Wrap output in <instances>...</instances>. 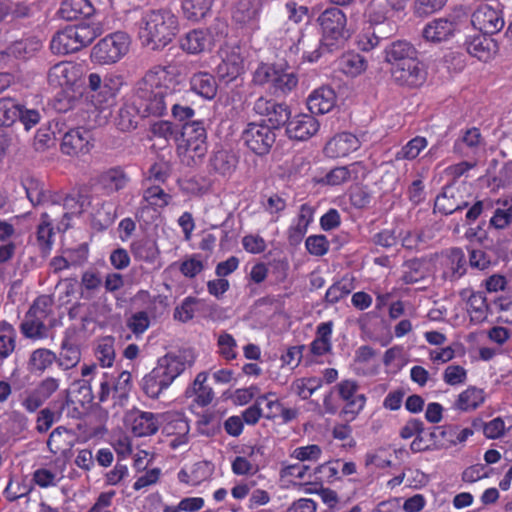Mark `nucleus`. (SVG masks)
Instances as JSON below:
<instances>
[{
    "mask_svg": "<svg viewBox=\"0 0 512 512\" xmlns=\"http://www.w3.org/2000/svg\"><path fill=\"white\" fill-rule=\"evenodd\" d=\"M173 90V77L165 67L157 66L148 71L137 83L133 95L142 117L162 116Z\"/></svg>",
    "mask_w": 512,
    "mask_h": 512,
    "instance_id": "nucleus-1",
    "label": "nucleus"
},
{
    "mask_svg": "<svg viewBox=\"0 0 512 512\" xmlns=\"http://www.w3.org/2000/svg\"><path fill=\"white\" fill-rule=\"evenodd\" d=\"M273 41L278 56H282L288 66H297L302 61L316 62L322 54L317 48V37L305 35L295 23L285 22L275 32Z\"/></svg>",
    "mask_w": 512,
    "mask_h": 512,
    "instance_id": "nucleus-2",
    "label": "nucleus"
},
{
    "mask_svg": "<svg viewBox=\"0 0 512 512\" xmlns=\"http://www.w3.org/2000/svg\"><path fill=\"white\" fill-rule=\"evenodd\" d=\"M177 17L168 10H150L145 12L138 24V36L141 43L153 50L169 44L177 32Z\"/></svg>",
    "mask_w": 512,
    "mask_h": 512,
    "instance_id": "nucleus-3",
    "label": "nucleus"
},
{
    "mask_svg": "<svg viewBox=\"0 0 512 512\" xmlns=\"http://www.w3.org/2000/svg\"><path fill=\"white\" fill-rule=\"evenodd\" d=\"M191 361L185 352L169 353L158 360L157 366L146 374L141 381L143 392L152 399H157L181 375Z\"/></svg>",
    "mask_w": 512,
    "mask_h": 512,
    "instance_id": "nucleus-4",
    "label": "nucleus"
},
{
    "mask_svg": "<svg viewBox=\"0 0 512 512\" xmlns=\"http://www.w3.org/2000/svg\"><path fill=\"white\" fill-rule=\"evenodd\" d=\"M103 33L99 23H81L67 26L52 38L50 48L54 54L65 55L86 47Z\"/></svg>",
    "mask_w": 512,
    "mask_h": 512,
    "instance_id": "nucleus-5",
    "label": "nucleus"
},
{
    "mask_svg": "<svg viewBox=\"0 0 512 512\" xmlns=\"http://www.w3.org/2000/svg\"><path fill=\"white\" fill-rule=\"evenodd\" d=\"M321 28L322 37L317 38L318 49L326 48L332 51L342 43L347 35V18L345 13L337 7L325 9L317 18Z\"/></svg>",
    "mask_w": 512,
    "mask_h": 512,
    "instance_id": "nucleus-6",
    "label": "nucleus"
},
{
    "mask_svg": "<svg viewBox=\"0 0 512 512\" xmlns=\"http://www.w3.org/2000/svg\"><path fill=\"white\" fill-rule=\"evenodd\" d=\"M131 42L126 32L110 33L93 46L90 59L98 65L116 64L128 54Z\"/></svg>",
    "mask_w": 512,
    "mask_h": 512,
    "instance_id": "nucleus-7",
    "label": "nucleus"
},
{
    "mask_svg": "<svg viewBox=\"0 0 512 512\" xmlns=\"http://www.w3.org/2000/svg\"><path fill=\"white\" fill-rule=\"evenodd\" d=\"M121 85L122 80L118 75L107 74L101 78L98 73L89 74L87 87L92 104L97 109L112 106Z\"/></svg>",
    "mask_w": 512,
    "mask_h": 512,
    "instance_id": "nucleus-8",
    "label": "nucleus"
},
{
    "mask_svg": "<svg viewBox=\"0 0 512 512\" xmlns=\"http://www.w3.org/2000/svg\"><path fill=\"white\" fill-rule=\"evenodd\" d=\"M218 54L220 63L215 71L221 81L230 83L244 72V57L240 46L225 44Z\"/></svg>",
    "mask_w": 512,
    "mask_h": 512,
    "instance_id": "nucleus-9",
    "label": "nucleus"
},
{
    "mask_svg": "<svg viewBox=\"0 0 512 512\" xmlns=\"http://www.w3.org/2000/svg\"><path fill=\"white\" fill-rule=\"evenodd\" d=\"M339 398L344 402L341 415L348 421H353L366 404V396L359 392V385L351 379L342 380L334 386Z\"/></svg>",
    "mask_w": 512,
    "mask_h": 512,
    "instance_id": "nucleus-10",
    "label": "nucleus"
},
{
    "mask_svg": "<svg viewBox=\"0 0 512 512\" xmlns=\"http://www.w3.org/2000/svg\"><path fill=\"white\" fill-rule=\"evenodd\" d=\"M263 8V0H238L232 11V19L241 29L253 33L260 29Z\"/></svg>",
    "mask_w": 512,
    "mask_h": 512,
    "instance_id": "nucleus-11",
    "label": "nucleus"
},
{
    "mask_svg": "<svg viewBox=\"0 0 512 512\" xmlns=\"http://www.w3.org/2000/svg\"><path fill=\"white\" fill-rule=\"evenodd\" d=\"M242 139L246 146L255 154L264 155L273 146L276 135L269 125L252 122L247 124L243 130Z\"/></svg>",
    "mask_w": 512,
    "mask_h": 512,
    "instance_id": "nucleus-12",
    "label": "nucleus"
},
{
    "mask_svg": "<svg viewBox=\"0 0 512 512\" xmlns=\"http://www.w3.org/2000/svg\"><path fill=\"white\" fill-rule=\"evenodd\" d=\"M183 144L186 153L194 163L201 160L207 153V134L201 122L186 123L182 129Z\"/></svg>",
    "mask_w": 512,
    "mask_h": 512,
    "instance_id": "nucleus-13",
    "label": "nucleus"
},
{
    "mask_svg": "<svg viewBox=\"0 0 512 512\" xmlns=\"http://www.w3.org/2000/svg\"><path fill=\"white\" fill-rule=\"evenodd\" d=\"M391 75L396 83L409 88L420 87L427 79L425 66L418 57L405 64L398 65V67L391 68Z\"/></svg>",
    "mask_w": 512,
    "mask_h": 512,
    "instance_id": "nucleus-14",
    "label": "nucleus"
},
{
    "mask_svg": "<svg viewBox=\"0 0 512 512\" xmlns=\"http://www.w3.org/2000/svg\"><path fill=\"white\" fill-rule=\"evenodd\" d=\"M161 415L152 412L132 410L126 414L125 422L137 437L155 434L160 427Z\"/></svg>",
    "mask_w": 512,
    "mask_h": 512,
    "instance_id": "nucleus-15",
    "label": "nucleus"
},
{
    "mask_svg": "<svg viewBox=\"0 0 512 512\" xmlns=\"http://www.w3.org/2000/svg\"><path fill=\"white\" fill-rule=\"evenodd\" d=\"M473 26L485 35H493L504 27V19L501 11L483 4L472 15Z\"/></svg>",
    "mask_w": 512,
    "mask_h": 512,
    "instance_id": "nucleus-16",
    "label": "nucleus"
},
{
    "mask_svg": "<svg viewBox=\"0 0 512 512\" xmlns=\"http://www.w3.org/2000/svg\"><path fill=\"white\" fill-rule=\"evenodd\" d=\"M82 66L73 62H59L52 66L47 75V80L52 87H72L82 77Z\"/></svg>",
    "mask_w": 512,
    "mask_h": 512,
    "instance_id": "nucleus-17",
    "label": "nucleus"
},
{
    "mask_svg": "<svg viewBox=\"0 0 512 512\" xmlns=\"http://www.w3.org/2000/svg\"><path fill=\"white\" fill-rule=\"evenodd\" d=\"M319 128V122L312 115L298 114L287 122L286 133L291 139L306 141L314 136Z\"/></svg>",
    "mask_w": 512,
    "mask_h": 512,
    "instance_id": "nucleus-18",
    "label": "nucleus"
},
{
    "mask_svg": "<svg viewBox=\"0 0 512 512\" xmlns=\"http://www.w3.org/2000/svg\"><path fill=\"white\" fill-rule=\"evenodd\" d=\"M131 253L136 261L149 264L155 270L163 266L161 252L155 240L143 238L131 244Z\"/></svg>",
    "mask_w": 512,
    "mask_h": 512,
    "instance_id": "nucleus-19",
    "label": "nucleus"
},
{
    "mask_svg": "<svg viewBox=\"0 0 512 512\" xmlns=\"http://www.w3.org/2000/svg\"><path fill=\"white\" fill-rule=\"evenodd\" d=\"M468 202L464 199L459 187L447 185L443 188L434 203V210L449 215L467 207Z\"/></svg>",
    "mask_w": 512,
    "mask_h": 512,
    "instance_id": "nucleus-20",
    "label": "nucleus"
},
{
    "mask_svg": "<svg viewBox=\"0 0 512 512\" xmlns=\"http://www.w3.org/2000/svg\"><path fill=\"white\" fill-rule=\"evenodd\" d=\"M91 134L83 128L70 129L62 137L61 150L67 155L88 153L91 149Z\"/></svg>",
    "mask_w": 512,
    "mask_h": 512,
    "instance_id": "nucleus-21",
    "label": "nucleus"
},
{
    "mask_svg": "<svg viewBox=\"0 0 512 512\" xmlns=\"http://www.w3.org/2000/svg\"><path fill=\"white\" fill-rule=\"evenodd\" d=\"M454 152L463 157H474L485 149V140L476 127L467 129L453 145Z\"/></svg>",
    "mask_w": 512,
    "mask_h": 512,
    "instance_id": "nucleus-22",
    "label": "nucleus"
},
{
    "mask_svg": "<svg viewBox=\"0 0 512 512\" xmlns=\"http://www.w3.org/2000/svg\"><path fill=\"white\" fill-rule=\"evenodd\" d=\"M130 182V176L121 167H112L103 171L97 179V185L105 195H112L125 189Z\"/></svg>",
    "mask_w": 512,
    "mask_h": 512,
    "instance_id": "nucleus-23",
    "label": "nucleus"
},
{
    "mask_svg": "<svg viewBox=\"0 0 512 512\" xmlns=\"http://www.w3.org/2000/svg\"><path fill=\"white\" fill-rule=\"evenodd\" d=\"M407 0H371L366 8L365 15L372 25L384 23L392 11L404 8Z\"/></svg>",
    "mask_w": 512,
    "mask_h": 512,
    "instance_id": "nucleus-24",
    "label": "nucleus"
},
{
    "mask_svg": "<svg viewBox=\"0 0 512 512\" xmlns=\"http://www.w3.org/2000/svg\"><path fill=\"white\" fill-rule=\"evenodd\" d=\"M359 147L360 141L355 135L340 133L326 143L324 153L330 158L346 157Z\"/></svg>",
    "mask_w": 512,
    "mask_h": 512,
    "instance_id": "nucleus-25",
    "label": "nucleus"
},
{
    "mask_svg": "<svg viewBox=\"0 0 512 512\" xmlns=\"http://www.w3.org/2000/svg\"><path fill=\"white\" fill-rule=\"evenodd\" d=\"M314 209L308 204H302L297 216L292 220L288 230L287 237L291 245H298L305 234L309 225L313 222Z\"/></svg>",
    "mask_w": 512,
    "mask_h": 512,
    "instance_id": "nucleus-26",
    "label": "nucleus"
},
{
    "mask_svg": "<svg viewBox=\"0 0 512 512\" xmlns=\"http://www.w3.org/2000/svg\"><path fill=\"white\" fill-rule=\"evenodd\" d=\"M455 21L447 18H437L425 25L422 31L424 39L431 43H441L449 40L455 33Z\"/></svg>",
    "mask_w": 512,
    "mask_h": 512,
    "instance_id": "nucleus-27",
    "label": "nucleus"
},
{
    "mask_svg": "<svg viewBox=\"0 0 512 512\" xmlns=\"http://www.w3.org/2000/svg\"><path fill=\"white\" fill-rule=\"evenodd\" d=\"M213 46V37L208 30L194 29L180 38V47L189 54H200Z\"/></svg>",
    "mask_w": 512,
    "mask_h": 512,
    "instance_id": "nucleus-28",
    "label": "nucleus"
},
{
    "mask_svg": "<svg viewBox=\"0 0 512 512\" xmlns=\"http://www.w3.org/2000/svg\"><path fill=\"white\" fill-rule=\"evenodd\" d=\"M336 93L329 86L313 90L307 98V106L313 114H326L336 105Z\"/></svg>",
    "mask_w": 512,
    "mask_h": 512,
    "instance_id": "nucleus-29",
    "label": "nucleus"
},
{
    "mask_svg": "<svg viewBox=\"0 0 512 512\" xmlns=\"http://www.w3.org/2000/svg\"><path fill=\"white\" fill-rule=\"evenodd\" d=\"M65 470L66 463L57 459L50 465L35 470L33 480L41 488L54 487L64 478Z\"/></svg>",
    "mask_w": 512,
    "mask_h": 512,
    "instance_id": "nucleus-30",
    "label": "nucleus"
},
{
    "mask_svg": "<svg viewBox=\"0 0 512 512\" xmlns=\"http://www.w3.org/2000/svg\"><path fill=\"white\" fill-rule=\"evenodd\" d=\"M416 48L407 41H395L385 49V61L391 68L398 67L417 57Z\"/></svg>",
    "mask_w": 512,
    "mask_h": 512,
    "instance_id": "nucleus-31",
    "label": "nucleus"
},
{
    "mask_svg": "<svg viewBox=\"0 0 512 512\" xmlns=\"http://www.w3.org/2000/svg\"><path fill=\"white\" fill-rule=\"evenodd\" d=\"M461 296L467 300V312L474 324L484 322L488 317L489 306L483 292L463 291Z\"/></svg>",
    "mask_w": 512,
    "mask_h": 512,
    "instance_id": "nucleus-32",
    "label": "nucleus"
},
{
    "mask_svg": "<svg viewBox=\"0 0 512 512\" xmlns=\"http://www.w3.org/2000/svg\"><path fill=\"white\" fill-rule=\"evenodd\" d=\"M442 264L444 266L443 276L451 281L459 279L466 271L465 254L460 248L448 250Z\"/></svg>",
    "mask_w": 512,
    "mask_h": 512,
    "instance_id": "nucleus-33",
    "label": "nucleus"
},
{
    "mask_svg": "<svg viewBox=\"0 0 512 512\" xmlns=\"http://www.w3.org/2000/svg\"><path fill=\"white\" fill-rule=\"evenodd\" d=\"M336 67L341 73L354 78L367 69V61L358 53L348 52L337 59Z\"/></svg>",
    "mask_w": 512,
    "mask_h": 512,
    "instance_id": "nucleus-34",
    "label": "nucleus"
},
{
    "mask_svg": "<svg viewBox=\"0 0 512 512\" xmlns=\"http://www.w3.org/2000/svg\"><path fill=\"white\" fill-rule=\"evenodd\" d=\"M27 198L32 205H44L47 203H55L51 192L46 188L45 184L33 177H28L23 182Z\"/></svg>",
    "mask_w": 512,
    "mask_h": 512,
    "instance_id": "nucleus-35",
    "label": "nucleus"
},
{
    "mask_svg": "<svg viewBox=\"0 0 512 512\" xmlns=\"http://www.w3.org/2000/svg\"><path fill=\"white\" fill-rule=\"evenodd\" d=\"M142 117L139 105L135 103V97L131 102L125 103L118 111L115 124L121 131H130L137 127L139 117Z\"/></svg>",
    "mask_w": 512,
    "mask_h": 512,
    "instance_id": "nucleus-36",
    "label": "nucleus"
},
{
    "mask_svg": "<svg viewBox=\"0 0 512 512\" xmlns=\"http://www.w3.org/2000/svg\"><path fill=\"white\" fill-rule=\"evenodd\" d=\"M73 433L64 426L56 427L49 435L47 447L51 453L65 454L73 446Z\"/></svg>",
    "mask_w": 512,
    "mask_h": 512,
    "instance_id": "nucleus-37",
    "label": "nucleus"
},
{
    "mask_svg": "<svg viewBox=\"0 0 512 512\" xmlns=\"http://www.w3.org/2000/svg\"><path fill=\"white\" fill-rule=\"evenodd\" d=\"M484 401V390L475 386H469L458 395L454 403V408L465 412L472 411L482 405Z\"/></svg>",
    "mask_w": 512,
    "mask_h": 512,
    "instance_id": "nucleus-38",
    "label": "nucleus"
},
{
    "mask_svg": "<svg viewBox=\"0 0 512 512\" xmlns=\"http://www.w3.org/2000/svg\"><path fill=\"white\" fill-rule=\"evenodd\" d=\"M191 90L201 97L211 100L217 94V84L214 77L207 72L194 74L190 79Z\"/></svg>",
    "mask_w": 512,
    "mask_h": 512,
    "instance_id": "nucleus-39",
    "label": "nucleus"
},
{
    "mask_svg": "<svg viewBox=\"0 0 512 512\" xmlns=\"http://www.w3.org/2000/svg\"><path fill=\"white\" fill-rule=\"evenodd\" d=\"M466 45L467 52L471 56L484 62L488 61L492 57L495 49V43L493 40L485 35H478L471 38L467 41Z\"/></svg>",
    "mask_w": 512,
    "mask_h": 512,
    "instance_id": "nucleus-40",
    "label": "nucleus"
},
{
    "mask_svg": "<svg viewBox=\"0 0 512 512\" xmlns=\"http://www.w3.org/2000/svg\"><path fill=\"white\" fill-rule=\"evenodd\" d=\"M211 471L208 462L195 463L190 469H181L178 472L180 482L197 486L210 477Z\"/></svg>",
    "mask_w": 512,
    "mask_h": 512,
    "instance_id": "nucleus-41",
    "label": "nucleus"
},
{
    "mask_svg": "<svg viewBox=\"0 0 512 512\" xmlns=\"http://www.w3.org/2000/svg\"><path fill=\"white\" fill-rule=\"evenodd\" d=\"M213 0H182V12L186 19L198 22L211 11Z\"/></svg>",
    "mask_w": 512,
    "mask_h": 512,
    "instance_id": "nucleus-42",
    "label": "nucleus"
},
{
    "mask_svg": "<svg viewBox=\"0 0 512 512\" xmlns=\"http://www.w3.org/2000/svg\"><path fill=\"white\" fill-rule=\"evenodd\" d=\"M392 455L388 448L378 447L368 451L364 456L367 470H384L392 466Z\"/></svg>",
    "mask_w": 512,
    "mask_h": 512,
    "instance_id": "nucleus-43",
    "label": "nucleus"
},
{
    "mask_svg": "<svg viewBox=\"0 0 512 512\" xmlns=\"http://www.w3.org/2000/svg\"><path fill=\"white\" fill-rule=\"evenodd\" d=\"M237 158L231 152L219 150L211 158L212 169L223 177H229L235 171Z\"/></svg>",
    "mask_w": 512,
    "mask_h": 512,
    "instance_id": "nucleus-44",
    "label": "nucleus"
},
{
    "mask_svg": "<svg viewBox=\"0 0 512 512\" xmlns=\"http://www.w3.org/2000/svg\"><path fill=\"white\" fill-rule=\"evenodd\" d=\"M143 201L153 209H163L168 206L172 200V196L165 192L158 185H144Z\"/></svg>",
    "mask_w": 512,
    "mask_h": 512,
    "instance_id": "nucleus-45",
    "label": "nucleus"
},
{
    "mask_svg": "<svg viewBox=\"0 0 512 512\" xmlns=\"http://www.w3.org/2000/svg\"><path fill=\"white\" fill-rule=\"evenodd\" d=\"M362 169L360 163H353L349 166H341L332 169L325 176V183L333 186L341 185L352 179H357L359 170Z\"/></svg>",
    "mask_w": 512,
    "mask_h": 512,
    "instance_id": "nucleus-46",
    "label": "nucleus"
},
{
    "mask_svg": "<svg viewBox=\"0 0 512 512\" xmlns=\"http://www.w3.org/2000/svg\"><path fill=\"white\" fill-rule=\"evenodd\" d=\"M90 12L91 6L87 0H64L58 11L61 18L70 21L87 16Z\"/></svg>",
    "mask_w": 512,
    "mask_h": 512,
    "instance_id": "nucleus-47",
    "label": "nucleus"
},
{
    "mask_svg": "<svg viewBox=\"0 0 512 512\" xmlns=\"http://www.w3.org/2000/svg\"><path fill=\"white\" fill-rule=\"evenodd\" d=\"M56 360V353L46 348H39L31 353L28 364L32 372L43 373L51 367Z\"/></svg>",
    "mask_w": 512,
    "mask_h": 512,
    "instance_id": "nucleus-48",
    "label": "nucleus"
},
{
    "mask_svg": "<svg viewBox=\"0 0 512 512\" xmlns=\"http://www.w3.org/2000/svg\"><path fill=\"white\" fill-rule=\"evenodd\" d=\"M217 353L225 360L232 361L238 356V344L236 339L226 331L216 334Z\"/></svg>",
    "mask_w": 512,
    "mask_h": 512,
    "instance_id": "nucleus-49",
    "label": "nucleus"
},
{
    "mask_svg": "<svg viewBox=\"0 0 512 512\" xmlns=\"http://www.w3.org/2000/svg\"><path fill=\"white\" fill-rule=\"evenodd\" d=\"M17 333L14 327L6 322H0V360L8 358L16 347Z\"/></svg>",
    "mask_w": 512,
    "mask_h": 512,
    "instance_id": "nucleus-50",
    "label": "nucleus"
},
{
    "mask_svg": "<svg viewBox=\"0 0 512 512\" xmlns=\"http://www.w3.org/2000/svg\"><path fill=\"white\" fill-rule=\"evenodd\" d=\"M80 359V349L76 345L70 343L68 340L63 341L61 344V351L56 360L59 368L62 370L71 369L80 362Z\"/></svg>",
    "mask_w": 512,
    "mask_h": 512,
    "instance_id": "nucleus-51",
    "label": "nucleus"
},
{
    "mask_svg": "<svg viewBox=\"0 0 512 512\" xmlns=\"http://www.w3.org/2000/svg\"><path fill=\"white\" fill-rule=\"evenodd\" d=\"M42 221L37 228V244L44 255L50 253L53 245V228L46 213L42 215Z\"/></svg>",
    "mask_w": 512,
    "mask_h": 512,
    "instance_id": "nucleus-52",
    "label": "nucleus"
},
{
    "mask_svg": "<svg viewBox=\"0 0 512 512\" xmlns=\"http://www.w3.org/2000/svg\"><path fill=\"white\" fill-rule=\"evenodd\" d=\"M22 334L31 339H43L46 337L44 319L27 313L20 326Z\"/></svg>",
    "mask_w": 512,
    "mask_h": 512,
    "instance_id": "nucleus-53",
    "label": "nucleus"
},
{
    "mask_svg": "<svg viewBox=\"0 0 512 512\" xmlns=\"http://www.w3.org/2000/svg\"><path fill=\"white\" fill-rule=\"evenodd\" d=\"M322 386V379L320 377H304L296 379L292 385V391L301 399L306 400L312 394L320 389Z\"/></svg>",
    "mask_w": 512,
    "mask_h": 512,
    "instance_id": "nucleus-54",
    "label": "nucleus"
},
{
    "mask_svg": "<svg viewBox=\"0 0 512 512\" xmlns=\"http://www.w3.org/2000/svg\"><path fill=\"white\" fill-rule=\"evenodd\" d=\"M427 145L425 137L416 136L395 153V160H414Z\"/></svg>",
    "mask_w": 512,
    "mask_h": 512,
    "instance_id": "nucleus-55",
    "label": "nucleus"
},
{
    "mask_svg": "<svg viewBox=\"0 0 512 512\" xmlns=\"http://www.w3.org/2000/svg\"><path fill=\"white\" fill-rule=\"evenodd\" d=\"M206 380L207 374L205 372H201L196 376L192 384V390L196 396L195 401L200 406L209 405L214 398L212 388L205 385Z\"/></svg>",
    "mask_w": 512,
    "mask_h": 512,
    "instance_id": "nucleus-56",
    "label": "nucleus"
},
{
    "mask_svg": "<svg viewBox=\"0 0 512 512\" xmlns=\"http://www.w3.org/2000/svg\"><path fill=\"white\" fill-rule=\"evenodd\" d=\"M202 305V300L195 297H186L174 310V319L186 323L193 319L195 313Z\"/></svg>",
    "mask_w": 512,
    "mask_h": 512,
    "instance_id": "nucleus-57",
    "label": "nucleus"
},
{
    "mask_svg": "<svg viewBox=\"0 0 512 512\" xmlns=\"http://www.w3.org/2000/svg\"><path fill=\"white\" fill-rule=\"evenodd\" d=\"M17 110L16 120H19L27 131L35 127L41 120V112L37 108H31L18 102Z\"/></svg>",
    "mask_w": 512,
    "mask_h": 512,
    "instance_id": "nucleus-58",
    "label": "nucleus"
},
{
    "mask_svg": "<svg viewBox=\"0 0 512 512\" xmlns=\"http://www.w3.org/2000/svg\"><path fill=\"white\" fill-rule=\"evenodd\" d=\"M95 355L102 367H111L115 360L113 340L111 338L102 339L97 345Z\"/></svg>",
    "mask_w": 512,
    "mask_h": 512,
    "instance_id": "nucleus-59",
    "label": "nucleus"
},
{
    "mask_svg": "<svg viewBox=\"0 0 512 512\" xmlns=\"http://www.w3.org/2000/svg\"><path fill=\"white\" fill-rule=\"evenodd\" d=\"M41 42L34 38H27L12 43L9 51L15 57H30L34 52L39 50Z\"/></svg>",
    "mask_w": 512,
    "mask_h": 512,
    "instance_id": "nucleus-60",
    "label": "nucleus"
},
{
    "mask_svg": "<svg viewBox=\"0 0 512 512\" xmlns=\"http://www.w3.org/2000/svg\"><path fill=\"white\" fill-rule=\"evenodd\" d=\"M102 285L100 273L95 270H86L81 275V295L83 298H90V294L99 290Z\"/></svg>",
    "mask_w": 512,
    "mask_h": 512,
    "instance_id": "nucleus-61",
    "label": "nucleus"
},
{
    "mask_svg": "<svg viewBox=\"0 0 512 512\" xmlns=\"http://www.w3.org/2000/svg\"><path fill=\"white\" fill-rule=\"evenodd\" d=\"M323 454L322 448L317 444H309L306 446L296 447L290 454L291 458H294L301 462H317Z\"/></svg>",
    "mask_w": 512,
    "mask_h": 512,
    "instance_id": "nucleus-62",
    "label": "nucleus"
},
{
    "mask_svg": "<svg viewBox=\"0 0 512 512\" xmlns=\"http://www.w3.org/2000/svg\"><path fill=\"white\" fill-rule=\"evenodd\" d=\"M170 175V167L167 162L154 163L146 173L143 185H151L152 182L164 183Z\"/></svg>",
    "mask_w": 512,
    "mask_h": 512,
    "instance_id": "nucleus-63",
    "label": "nucleus"
},
{
    "mask_svg": "<svg viewBox=\"0 0 512 512\" xmlns=\"http://www.w3.org/2000/svg\"><path fill=\"white\" fill-rule=\"evenodd\" d=\"M442 378L447 385H463L467 381V370L461 365L451 364L444 369Z\"/></svg>",
    "mask_w": 512,
    "mask_h": 512,
    "instance_id": "nucleus-64",
    "label": "nucleus"
}]
</instances>
